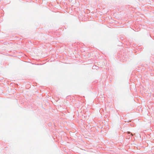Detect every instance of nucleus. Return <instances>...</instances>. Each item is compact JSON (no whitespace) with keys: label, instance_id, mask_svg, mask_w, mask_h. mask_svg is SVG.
Listing matches in <instances>:
<instances>
[{"label":"nucleus","instance_id":"2","mask_svg":"<svg viewBox=\"0 0 154 154\" xmlns=\"http://www.w3.org/2000/svg\"><path fill=\"white\" fill-rule=\"evenodd\" d=\"M92 68L93 69H96V70H98L99 68V67L98 66L94 65L92 66Z\"/></svg>","mask_w":154,"mask_h":154},{"label":"nucleus","instance_id":"1","mask_svg":"<svg viewBox=\"0 0 154 154\" xmlns=\"http://www.w3.org/2000/svg\"><path fill=\"white\" fill-rule=\"evenodd\" d=\"M127 133L128 134V135L126 136V138L128 139H130L132 136L134 135V134H133L131 133L129 131L127 132Z\"/></svg>","mask_w":154,"mask_h":154}]
</instances>
